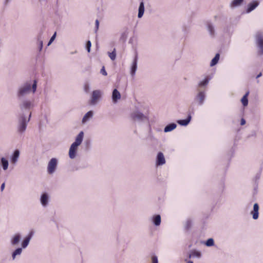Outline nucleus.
Instances as JSON below:
<instances>
[{
    "mask_svg": "<svg viewBox=\"0 0 263 263\" xmlns=\"http://www.w3.org/2000/svg\"><path fill=\"white\" fill-rule=\"evenodd\" d=\"M37 81L34 80L33 83L31 81H28L21 85L18 88L16 93L18 99L25 98L26 96L31 91L34 93L37 88Z\"/></svg>",
    "mask_w": 263,
    "mask_h": 263,
    "instance_id": "f257e3e1",
    "label": "nucleus"
},
{
    "mask_svg": "<svg viewBox=\"0 0 263 263\" xmlns=\"http://www.w3.org/2000/svg\"><path fill=\"white\" fill-rule=\"evenodd\" d=\"M84 137V133L80 132L77 136L75 141L71 145L69 150V157L70 159H73L76 157L78 147L82 143Z\"/></svg>",
    "mask_w": 263,
    "mask_h": 263,
    "instance_id": "f03ea898",
    "label": "nucleus"
},
{
    "mask_svg": "<svg viewBox=\"0 0 263 263\" xmlns=\"http://www.w3.org/2000/svg\"><path fill=\"white\" fill-rule=\"evenodd\" d=\"M31 116V113L30 112L28 120H27L25 115L23 114L18 119V124L17 126V131L20 134H22L26 130L27 123L29 121Z\"/></svg>",
    "mask_w": 263,
    "mask_h": 263,
    "instance_id": "7ed1b4c3",
    "label": "nucleus"
},
{
    "mask_svg": "<svg viewBox=\"0 0 263 263\" xmlns=\"http://www.w3.org/2000/svg\"><path fill=\"white\" fill-rule=\"evenodd\" d=\"M20 101V108L22 110H30L34 106L33 100H30L28 98L18 99Z\"/></svg>",
    "mask_w": 263,
    "mask_h": 263,
    "instance_id": "20e7f679",
    "label": "nucleus"
},
{
    "mask_svg": "<svg viewBox=\"0 0 263 263\" xmlns=\"http://www.w3.org/2000/svg\"><path fill=\"white\" fill-rule=\"evenodd\" d=\"M131 118L135 122H137L139 123L145 122L148 121L147 117L139 111L133 112L131 114Z\"/></svg>",
    "mask_w": 263,
    "mask_h": 263,
    "instance_id": "39448f33",
    "label": "nucleus"
},
{
    "mask_svg": "<svg viewBox=\"0 0 263 263\" xmlns=\"http://www.w3.org/2000/svg\"><path fill=\"white\" fill-rule=\"evenodd\" d=\"M58 166V160L57 158H51L47 165V172L49 174H52L54 173Z\"/></svg>",
    "mask_w": 263,
    "mask_h": 263,
    "instance_id": "423d86ee",
    "label": "nucleus"
},
{
    "mask_svg": "<svg viewBox=\"0 0 263 263\" xmlns=\"http://www.w3.org/2000/svg\"><path fill=\"white\" fill-rule=\"evenodd\" d=\"M205 98V92L204 90H198V93L194 98V101L197 103L198 105H202L204 103Z\"/></svg>",
    "mask_w": 263,
    "mask_h": 263,
    "instance_id": "0eeeda50",
    "label": "nucleus"
},
{
    "mask_svg": "<svg viewBox=\"0 0 263 263\" xmlns=\"http://www.w3.org/2000/svg\"><path fill=\"white\" fill-rule=\"evenodd\" d=\"M256 40L259 49L258 54L260 55L263 54V35L261 32H258L256 34Z\"/></svg>",
    "mask_w": 263,
    "mask_h": 263,
    "instance_id": "6e6552de",
    "label": "nucleus"
},
{
    "mask_svg": "<svg viewBox=\"0 0 263 263\" xmlns=\"http://www.w3.org/2000/svg\"><path fill=\"white\" fill-rule=\"evenodd\" d=\"M102 96V92L100 90H93L92 92L90 104L95 105Z\"/></svg>",
    "mask_w": 263,
    "mask_h": 263,
    "instance_id": "1a4fd4ad",
    "label": "nucleus"
},
{
    "mask_svg": "<svg viewBox=\"0 0 263 263\" xmlns=\"http://www.w3.org/2000/svg\"><path fill=\"white\" fill-rule=\"evenodd\" d=\"M50 200L49 195L46 193H43L40 197V202L43 207H46L49 204Z\"/></svg>",
    "mask_w": 263,
    "mask_h": 263,
    "instance_id": "9d476101",
    "label": "nucleus"
},
{
    "mask_svg": "<svg viewBox=\"0 0 263 263\" xmlns=\"http://www.w3.org/2000/svg\"><path fill=\"white\" fill-rule=\"evenodd\" d=\"M137 64H138V55L136 54L133 61L132 63V65L130 66V73L131 76L134 78L135 76L136 72L137 69Z\"/></svg>",
    "mask_w": 263,
    "mask_h": 263,
    "instance_id": "9b49d317",
    "label": "nucleus"
},
{
    "mask_svg": "<svg viewBox=\"0 0 263 263\" xmlns=\"http://www.w3.org/2000/svg\"><path fill=\"white\" fill-rule=\"evenodd\" d=\"M22 239V235L20 233H15L11 237L10 243L12 246L17 245Z\"/></svg>",
    "mask_w": 263,
    "mask_h": 263,
    "instance_id": "f8f14e48",
    "label": "nucleus"
},
{
    "mask_svg": "<svg viewBox=\"0 0 263 263\" xmlns=\"http://www.w3.org/2000/svg\"><path fill=\"white\" fill-rule=\"evenodd\" d=\"M20 152L18 149H15L10 157L11 163L13 164H15L19 158Z\"/></svg>",
    "mask_w": 263,
    "mask_h": 263,
    "instance_id": "ddd939ff",
    "label": "nucleus"
},
{
    "mask_svg": "<svg viewBox=\"0 0 263 263\" xmlns=\"http://www.w3.org/2000/svg\"><path fill=\"white\" fill-rule=\"evenodd\" d=\"M165 163V159L163 154L162 152H159L156 158V165H162Z\"/></svg>",
    "mask_w": 263,
    "mask_h": 263,
    "instance_id": "4468645a",
    "label": "nucleus"
},
{
    "mask_svg": "<svg viewBox=\"0 0 263 263\" xmlns=\"http://www.w3.org/2000/svg\"><path fill=\"white\" fill-rule=\"evenodd\" d=\"M259 205L258 203H255L253 205V210L251 212V214L252 215V218L254 220H256L258 218L259 215Z\"/></svg>",
    "mask_w": 263,
    "mask_h": 263,
    "instance_id": "2eb2a0df",
    "label": "nucleus"
},
{
    "mask_svg": "<svg viewBox=\"0 0 263 263\" xmlns=\"http://www.w3.org/2000/svg\"><path fill=\"white\" fill-rule=\"evenodd\" d=\"M259 3L257 1H254L249 3L247 5V12L250 13L252 11L259 5Z\"/></svg>",
    "mask_w": 263,
    "mask_h": 263,
    "instance_id": "dca6fc26",
    "label": "nucleus"
},
{
    "mask_svg": "<svg viewBox=\"0 0 263 263\" xmlns=\"http://www.w3.org/2000/svg\"><path fill=\"white\" fill-rule=\"evenodd\" d=\"M206 28L210 35L212 37H214L215 36V28L213 24L210 22H208L206 23Z\"/></svg>",
    "mask_w": 263,
    "mask_h": 263,
    "instance_id": "f3484780",
    "label": "nucleus"
},
{
    "mask_svg": "<svg viewBox=\"0 0 263 263\" xmlns=\"http://www.w3.org/2000/svg\"><path fill=\"white\" fill-rule=\"evenodd\" d=\"M121 98V94L117 89H114L112 92V100L114 103H117Z\"/></svg>",
    "mask_w": 263,
    "mask_h": 263,
    "instance_id": "a211bd4d",
    "label": "nucleus"
},
{
    "mask_svg": "<svg viewBox=\"0 0 263 263\" xmlns=\"http://www.w3.org/2000/svg\"><path fill=\"white\" fill-rule=\"evenodd\" d=\"M93 116V112L92 110L88 111L83 117L82 120V124H85Z\"/></svg>",
    "mask_w": 263,
    "mask_h": 263,
    "instance_id": "6ab92c4d",
    "label": "nucleus"
},
{
    "mask_svg": "<svg viewBox=\"0 0 263 263\" xmlns=\"http://www.w3.org/2000/svg\"><path fill=\"white\" fill-rule=\"evenodd\" d=\"M192 119V116L190 114L187 116V117L185 119L178 120L177 123L181 126H186L189 124Z\"/></svg>",
    "mask_w": 263,
    "mask_h": 263,
    "instance_id": "aec40b11",
    "label": "nucleus"
},
{
    "mask_svg": "<svg viewBox=\"0 0 263 263\" xmlns=\"http://www.w3.org/2000/svg\"><path fill=\"white\" fill-rule=\"evenodd\" d=\"M152 220L153 224L155 226H159L161 224V216L159 214L154 215L152 218Z\"/></svg>",
    "mask_w": 263,
    "mask_h": 263,
    "instance_id": "412c9836",
    "label": "nucleus"
},
{
    "mask_svg": "<svg viewBox=\"0 0 263 263\" xmlns=\"http://www.w3.org/2000/svg\"><path fill=\"white\" fill-rule=\"evenodd\" d=\"M0 165L2 167L4 171H6L8 168L9 161L6 158L2 157L0 160Z\"/></svg>",
    "mask_w": 263,
    "mask_h": 263,
    "instance_id": "4be33fe9",
    "label": "nucleus"
},
{
    "mask_svg": "<svg viewBox=\"0 0 263 263\" xmlns=\"http://www.w3.org/2000/svg\"><path fill=\"white\" fill-rule=\"evenodd\" d=\"M144 4L143 1H141L140 3L139 9H138V17L139 18H141L143 15L144 12Z\"/></svg>",
    "mask_w": 263,
    "mask_h": 263,
    "instance_id": "5701e85b",
    "label": "nucleus"
},
{
    "mask_svg": "<svg viewBox=\"0 0 263 263\" xmlns=\"http://www.w3.org/2000/svg\"><path fill=\"white\" fill-rule=\"evenodd\" d=\"M177 127V125L175 123H171L167 124L164 128V132L165 133H168L172 131L175 129Z\"/></svg>",
    "mask_w": 263,
    "mask_h": 263,
    "instance_id": "b1692460",
    "label": "nucleus"
},
{
    "mask_svg": "<svg viewBox=\"0 0 263 263\" xmlns=\"http://www.w3.org/2000/svg\"><path fill=\"white\" fill-rule=\"evenodd\" d=\"M22 251L23 249L22 248L16 249L12 253V259L14 260L17 256L20 255L22 254Z\"/></svg>",
    "mask_w": 263,
    "mask_h": 263,
    "instance_id": "393cba45",
    "label": "nucleus"
},
{
    "mask_svg": "<svg viewBox=\"0 0 263 263\" xmlns=\"http://www.w3.org/2000/svg\"><path fill=\"white\" fill-rule=\"evenodd\" d=\"M249 94V91L247 92L246 93V94L243 96V97L241 99V102L244 106H246L248 104V96Z\"/></svg>",
    "mask_w": 263,
    "mask_h": 263,
    "instance_id": "a878e982",
    "label": "nucleus"
},
{
    "mask_svg": "<svg viewBox=\"0 0 263 263\" xmlns=\"http://www.w3.org/2000/svg\"><path fill=\"white\" fill-rule=\"evenodd\" d=\"M219 58H220L219 54V53L216 54L215 56L212 60V61L211 62L210 66H214V65L217 64V63H218V61L219 60Z\"/></svg>",
    "mask_w": 263,
    "mask_h": 263,
    "instance_id": "bb28decb",
    "label": "nucleus"
},
{
    "mask_svg": "<svg viewBox=\"0 0 263 263\" xmlns=\"http://www.w3.org/2000/svg\"><path fill=\"white\" fill-rule=\"evenodd\" d=\"M30 241V239H29L27 237H25L21 243L22 248V249L26 248L27 247V246H28Z\"/></svg>",
    "mask_w": 263,
    "mask_h": 263,
    "instance_id": "cd10ccee",
    "label": "nucleus"
},
{
    "mask_svg": "<svg viewBox=\"0 0 263 263\" xmlns=\"http://www.w3.org/2000/svg\"><path fill=\"white\" fill-rule=\"evenodd\" d=\"M243 0H233L230 4V7L233 8L241 5Z\"/></svg>",
    "mask_w": 263,
    "mask_h": 263,
    "instance_id": "c85d7f7f",
    "label": "nucleus"
},
{
    "mask_svg": "<svg viewBox=\"0 0 263 263\" xmlns=\"http://www.w3.org/2000/svg\"><path fill=\"white\" fill-rule=\"evenodd\" d=\"M209 80L208 78H205L204 80H203L202 81H200L199 83L198 86H199V87H200L205 86L206 85H208V84L209 83Z\"/></svg>",
    "mask_w": 263,
    "mask_h": 263,
    "instance_id": "c756f323",
    "label": "nucleus"
},
{
    "mask_svg": "<svg viewBox=\"0 0 263 263\" xmlns=\"http://www.w3.org/2000/svg\"><path fill=\"white\" fill-rule=\"evenodd\" d=\"M205 245L207 247H212L214 245V240L213 238H209L205 242Z\"/></svg>",
    "mask_w": 263,
    "mask_h": 263,
    "instance_id": "7c9ffc66",
    "label": "nucleus"
},
{
    "mask_svg": "<svg viewBox=\"0 0 263 263\" xmlns=\"http://www.w3.org/2000/svg\"><path fill=\"white\" fill-rule=\"evenodd\" d=\"M108 54L109 57L112 61H114L116 59V53L115 49H114V50L111 52H108Z\"/></svg>",
    "mask_w": 263,
    "mask_h": 263,
    "instance_id": "2f4dec72",
    "label": "nucleus"
},
{
    "mask_svg": "<svg viewBox=\"0 0 263 263\" xmlns=\"http://www.w3.org/2000/svg\"><path fill=\"white\" fill-rule=\"evenodd\" d=\"M192 224V221L191 219H187L186 221L185 228L186 229H189L191 228Z\"/></svg>",
    "mask_w": 263,
    "mask_h": 263,
    "instance_id": "473e14b6",
    "label": "nucleus"
},
{
    "mask_svg": "<svg viewBox=\"0 0 263 263\" xmlns=\"http://www.w3.org/2000/svg\"><path fill=\"white\" fill-rule=\"evenodd\" d=\"M192 255L193 256H196L198 258H200L201 256V254L200 252L197 251H194L192 252Z\"/></svg>",
    "mask_w": 263,
    "mask_h": 263,
    "instance_id": "72a5a7b5",
    "label": "nucleus"
},
{
    "mask_svg": "<svg viewBox=\"0 0 263 263\" xmlns=\"http://www.w3.org/2000/svg\"><path fill=\"white\" fill-rule=\"evenodd\" d=\"M91 46V42L90 41H88L86 44V49H87L88 52H90V51Z\"/></svg>",
    "mask_w": 263,
    "mask_h": 263,
    "instance_id": "f704fd0d",
    "label": "nucleus"
},
{
    "mask_svg": "<svg viewBox=\"0 0 263 263\" xmlns=\"http://www.w3.org/2000/svg\"><path fill=\"white\" fill-rule=\"evenodd\" d=\"M56 35H57L56 32H54V33L52 35V36L50 38L49 41L48 42V44H47L48 46H49L52 43V42L54 40V39L56 37Z\"/></svg>",
    "mask_w": 263,
    "mask_h": 263,
    "instance_id": "c9c22d12",
    "label": "nucleus"
},
{
    "mask_svg": "<svg viewBox=\"0 0 263 263\" xmlns=\"http://www.w3.org/2000/svg\"><path fill=\"white\" fill-rule=\"evenodd\" d=\"M152 263H158V257L156 255H153L152 257Z\"/></svg>",
    "mask_w": 263,
    "mask_h": 263,
    "instance_id": "e433bc0d",
    "label": "nucleus"
},
{
    "mask_svg": "<svg viewBox=\"0 0 263 263\" xmlns=\"http://www.w3.org/2000/svg\"><path fill=\"white\" fill-rule=\"evenodd\" d=\"M100 73L104 76H106L107 75V72L105 70V67L104 66H103L100 70Z\"/></svg>",
    "mask_w": 263,
    "mask_h": 263,
    "instance_id": "4c0bfd02",
    "label": "nucleus"
},
{
    "mask_svg": "<svg viewBox=\"0 0 263 263\" xmlns=\"http://www.w3.org/2000/svg\"><path fill=\"white\" fill-rule=\"evenodd\" d=\"M34 235V232L31 231H30L29 234H28V235L27 236H26V237H27L28 238H29V239L31 240V239L32 238V236H33Z\"/></svg>",
    "mask_w": 263,
    "mask_h": 263,
    "instance_id": "58836bf2",
    "label": "nucleus"
},
{
    "mask_svg": "<svg viewBox=\"0 0 263 263\" xmlns=\"http://www.w3.org/2000/svg\"><path fill=\"white\" fill-rule=\"evenodd\" d=\"M84 89H85V91L86 92H88L89 91V86L88 84H86L85 85V87H84Z\"/></svg>",
    "mask_w": 263,
    "mask_h": 263,
    "instance_id": "ea45409f",
    "label": "nucleus"
},
{
    "mask_svg": "<svg viewBox=\"0 0 263 263\" xmlns=\"http://www.w3.org/2000/svg\"><path fill=\"white\" fill-rule=\"evenodd\" d=\"M246 124V120L245 119L243 118H241V121H240V125H243Z\"/></svg>",
    "mask_w": 263,
    "mask_h": 263,
    "instance_id": "a19ab883",
    "label": "nucleus"
},
{
    "mask_svg": "<svg viewBox=\"0 0 263 263\" xmlns=\"http://www.w3.org/2000/svg\"><path fill=\"white\" fill-rule=\"evenodd\" d=\"M40 43V51H41L42 49L43 48V41H39Z\"/></svg>",
    "mask_w": 263,
    "mask_h": 263,
    "instance_id": "79ce46f5",
    "label": "nucleus"
},
{
    "mask_svg": "<svg viewBox=\"0 0 263 263\" xmlns=\"http://www.w3.org/2000/svg\"><path fill=\"white\" fill-rule=\"evenodd\" d=\"M95 25H96V29H98L99 28V22L98 20H96Z\"/></svg>",
    "mask_w": 263,
    "mask_h": 263,
    "instance_id": "37998d69",
    "label": "nucleus"
},
{
    "mask_svg": "<svg viewBox=\"0 0 263 263\" xmlns=\"http://www.w3.org/2000/svg\"><path fill=\"white\" fill-rule=\"evenodd\" d=\"M5 183H3L1 184V191L2 192L4 189H5Z\"/></svg>",
    "mask_w": 263,
    "mask_h": 263,
    "instance_id": "c03bdc74",
    "label": "nucleus"
},
{
    "mask_svg": "<svg viewBox=\"0 0 263 263\" xmlns=\"http://www.w3.org/2000/svg\"><path fill=\"white\" fill-rule=\"evenodd\" d=\"M11 0H5V2H4V4L5 5H7L8 4H9L10 3V2L11 1Z\"/></svg>",
    "mask_w": 263,
    "mask_h": 263,
    "instance_id": "a18cd8bd",
    "label": "nucleus"
},
{
    "mask_svg": "<svg viewBox=\"0 0 263 263\" xmlns=\"http://www.w3.org/2000/svg\"><path fill=\"white\" fill-rule=\"evenodd\" d=\"M262 76V73L261 72H260L258 74H257V76H256V79H258L259 78V77H260L261 76Z\"/></svg>",
    "mask_w": 263,
    "mask_h": 263,
    "instance_id": "49530a36",
    "label": "nucleus"
},
{
    "mask_svg": "<svg viewBox=\"0 0 263 263\" xmlns=\"http://www.w3.org/2000/svg\"><path fill=\"white\" fill-rule=\"evenodd\" d=\"M185 261L186 262V263H193V261L192 260H187V259H185Z\"/></svg>",
    "mask_w": 263,
    "mask_h": 263,
    "instance_id": "de8ad7c7",
    "label": "nucleus"
},
{
    "mask_svg": "<svg viewBox=\"0 0 263 263\" xmlns=\"http://www.w3.org/2000/svg\"><path fill=\"white\" fill-rule=\"evenodd\" d=\"M192 256H193V255H192V254H190L188 256V257L189 258H191L192 257Z\"/></svg>",
    "mask_w": 263,
    "mask_h": 263,
    "instance_id": "09e8293b",
    "label": "nucleus"
}]
</instances>
